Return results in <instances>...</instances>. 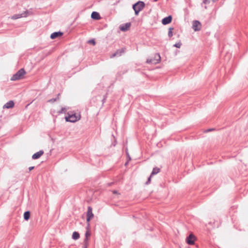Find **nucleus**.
I'll use <instances>...</instances> for the list:
<instances>
[{
  "label": "nucleus",
  "instance_id": "obj_1",
  "mask_svg": "<svg viewBox=\"0 0 248 248\" xmlns=\"http://www.w3.org/2000/svg\"><path fill=\"white\" fill-rule=\"evenodd\" d=\"M145 4L142 1H138L132 5V8L135 11L136 16H138L140 11H142L145 7Z\"/></svg>",
  "mask_w": 248,
  "mask_h": 248
},
{
  "label": "nucleus",
  "instance_id": "obj_2",
  "mask_svg": "<svg viewBox=\"0 0 248 248\" xmlns=\"http://www.w3.org/2000/svg\"><path fill=\"white\" fill-rule=\"evenodd\" d=\"M25 74L26 71H25L24 69L21 68L19 69L16 74L13 75L11 78V80L15 81L22 79Z\"/></svg>",
  "mask_w": 248,
  "mask_h": 248
},
{
  "label": "nucleus",
  "instance_id": "obj_3",
  "mask_svg": "<svg viewBox=\"0 0 248 248\" xmlns=\"http://www.w3.org/2000/svg\"><path fill=\"white\" fill-rule=\"evenodd\" d=\"M81 118L80 114L79 113H74L72 114H68V116L65 117V120L66 122H70L75 123L80 120Z\"/></svg>",
  "mask_w": 248,
  "mask_h": 248
},
{
  "label": "nucleus",
  "instance_id": "obj_4",
  "mask_svg": "<svg viewBox=\"0 0 248 248\" xmlns=\"http://www.w3.org/2000/svg\"><path fill=\"white\" fill-rule=\"evenodd\" d=\"M86 221L87 222V229H89L90 227V221L93 217L94 215L93 213V208L91 206H88L87 215H86Z\"/></svg>",
  "mask_w": 248,
  "mask_h": 248
},
{
  "label": "nucleus",
  "instance_id": "obj_5",
  "mask_svg": "<svg viewBox=\"0 0 248 248\" xmlns=\"http://www.w3.org/2000/svg\"><path fill=\"white\" fill-rule=\"evenodd\" d=\"M161 57L159 53H155L154 58L153 59H148L146 61L147 63L156 64L160 62Z\"/></svg>",
  "mask_w": 248,
  "mask_h": 248
},
{
  "label": "nucleus",
  "instance_id": "obj_6",
  "mask_svg": "<svg viewBox=\"0 0 248 248\" xmlns=\"http://www.w3.org/2000/svg\"><path fill=\"white\" fill-rule=\"evenodd\" d=\"M196 240V238L195 235L191 233L186 238V243L190 245L194 244L195 241Z\"/></svg>",
  "mask_w": 248,
  "mask_h": 248
},
{
  "label": "nucleus",
  "instance_id": "obj_7",
  "mask_svg": "<svg viewBox=\"0 0 248 248\" xmlns=\"http://www.w3.org/2000/svg\"><path fill=\"white\" fill-rule=\"evenodd\" d=\"M192 28L195 31H199L201 30L202 24L198 20H194L192 24Z\"/></svg>",
  "mask_w": 248,
  "mask_h": 248
},
{
  "label": "nucleus",
  "instance_id": "obj_8",
  "mask_svg": "<svg viewBox=\"0 0 248 248\" xmlns=\"http://www.w3.org/2000/svg\"><path fill=\"white\" fill-rule=\"evenodd\" d=\"M126 48L125 47H122L121 49L117 50L111 56V58L114 57H120L125 52Z\"/></svg>",
  "mask_w": 248,
  "mask_h": 248
},
{
  "label": "nucleus",
  "instance_id": "obj_9",
  "mask_svg": "<svg viewBox=\"0 0 248 248\" xmlns=\"http://www.w3.org/2000/svg\"><path fill=\"white\" fill-rule=\"evenodd\" d=\"M28 13H29L28 11L27 10L21 14H16V15H13L12 16V19L15 20V19L20 18L21 17H27L28 16Z\"/></svg>",
  "mask_w": 248,
  "mask_h": 248
},
{
  "label": "nucleus",
  "instance_id": "obj_10",
  "mask_svg": "<svg viewBox=\"0 0 248 248\" xmlns=\"http://www.w3.org/2000/svg\"><path fill=\"white\" fill-rule=\"evenodd\" d=\"M172 20V16L171 15H169L168 16H166L162 19V24L164 25L169 24L171 22Z\"/></svg>",
  "mask_w": 248,
  "mask_h": 248
},
{
  "label": "nucleus",
  "instance_id": "obj_11",
  "mask_svg": "<svg viewBox=\"0 0 248 248\" xmlns=\"http://www.w3.org/2000/svg\"><path fill=\"white\" fill-rule=\"evenodd\" d=\"M131 23L128 22L125 24H122L120 26V29L123 31H127L131 26Z\"/></svg>",
  "mask_w": 248,
  "mask_h": 248
},
{
  "label": "nucleus",
  "instance_id": "obj_12",
  "mask_svg": "<svg viewBox=\"0 0 248 248\" xmlns=\"http://www.w3.org/2000/svg\"><path fill=\"white\" fill-rule=\"evenodd\" d=\"M63 32H61L60 31L53 32L50 35V38L51 39H56L57 38L62 36L63 35Z\"/></svg>",
  "mask_w": 248,
  "mask_h": 248
},
{
  "label": "nucleus",
  "instance_id": "obj_13",
  "mask_svg": "<svg viewBox=\"0 0 248 248\" xmlns=\"http://www.w3.org/2000/svg\"><path fill=\"white\" fill-rule=\"evenodd\" d=\"M44 153L43 150H40L32 155V159L35 160L39 158Z\"/></svg>",
  "mask_w": 248,
  "mask_h": 248
},
{
  "label": "nucleus",
  "instance_id": "obj_14",
  "mask_svg": "<svg viewBox=\"0 0 248 248\" xmlns=\"http://www.w3.org/2000/svg\"><path fill=\"white\" fill-rule=\"evenodd\" d=\"M14 102L10 100L7 102L3 107V108H12L14 107Z\"/></svg>",
  "mask_w": 248,
  "mask_h": 248
},
{
  "label": "nucleus",
  "instance_id": "obj_15",
  "mask_svg": "<svg viewBox=\"0 0 248 248\" xmlns=\"http://www.w3.org/2000/svg\"><path fill=\"white\" fill-rule=\"evenodd\" d=\"M91 18L94 20H99L101 19V16L98 12L94 11L91 14Z\"/></svg>",
  "mask_w": 248,
  "mask_h": 248
},
{
  "label": "nucleus",
  "instance_id": "obj_16",
  "mask_svg": "<svg viewBox=\"0 0 248 248\" xmlns=\"http://www.w3.org/2000/svg\"><path fill=\"white\" fill-rule=\"evenodd\" d=\"M31 216V213L29 211H27L24 213V220L27 221L30 219Z\"/></svg>",
  "mask_w": 248,
  "mask_h": 248
},
{
  "label": "nucleus",
  "instance_id": "obj_17",
  "mask_svg": "<svg viewBox=\"0 0 248 248\" xmlns=\"http://www.w3.org/2000/svg\"><path fill=\"white\" fill-rule=\"evenodd\" d=\"M79 233L78 232H74L72 234V237L74 240H77L79 238Z\"/></svg>",
  "mask_w": 248,
  "mask_h": 248
},
{
  "label": "nucleus",
  "instance_id": "obj_18",
  "mask_svg": "<svg viewBox=\"0 0 248 248\" xmlns=\"http://www.w3.org/2000/svg\"><path fill=\"white\" fill-rule=\"evenodd\" d=\"M160 170L158 168H157V167L154 168V169L152 170V172H151V176L156 174L157 173L159 172Z\"/></svg>",
  "mask_w": 248,
  "mask_h": 248
},
{
  "label": "nucleus",
  "instance_id": "obj_19",
  "mask_svg": "<svg viewBox=\"0 0 248 248\" xmlns=\"http://www.w3.org/2000/svg\"><path fill=\"white\" fill-rule=\"evenodd\" d=\"M91 235V233L89 230L87 231L85 233V238L84 239V242L88 241V236Z\"/></svg>",
  "mask_w": 248,
  "mask_h": 248
},
{
  "label": "nucleus",
  "instance_id": "obj_20",
  "mask_svg": "<svg viewBox=\"0 0 248 248\" xmlns=\"http://www.w3.org/2000/svg\"><path fill=\"white\" fill-rule=\"evenodd\" d=\"M174 28L172 27H170L169 29V31H168V36L170 38L173 35L172 31L173 30Z\"/></svg>",
  "mask_w": 248,
  "mask_h": 248
},
{
  "label": "nucleus",
  "instance_id": "obj_21",
  "mask_svg": "<svg viewBox=\"0 0 248 248\" xmlns=\"http://www.w3.org/2000/svg\"><path fill=\"white\" fill-rule=\"evenodd\" d=\"M59 100V97H56L54 98H52L50 99H49L47 101V102L50 103H53L54 102Z\"/></svg>",
  "mask_w": 248,
  "mask_h": 248
},
{
  "label": "nucleus",
  "instance_id": "obj_22",
  "mask_svg": "<svg viewBox=\"0 0 248 248\" xmlns=\"http://www.w3.org/2000/svg\"><path fill=\"white\" fill-rule=\"evenodd\" d=\"M107 97H108V93H106L105 95H103V98L102 100V106H103L104 104L106 102Z\"/></svg>",
  "mask_w": 248,
  "mask_h": 248
},
{
  "label": "nucleus",
  "instance_id": "obj_23",
  "mask_svg": "<svg viewBox=\"0 0 248 248\" xmlns=\"http://www.w3.org/2000/svg\"><path fill=\"white\" fill-rule=\"evenodd\" d=\"M152 177V176H151V174L150 175V176L148 177L147 181L146 182L145 185H148L150 184Z\"/></svg>",
  "mask_w": 248,
  "mask_h": 248
},
{
  "label": "nucleus",
  "instance_id": "obj_24",
  "mask_svg": "<svg viewBox=\"0 0 248 248\" xmlns=\"http://www.w3.org/2000/svg\"><path fill=\"white\" fill-rule=\"evenodd\" d=\"M182 45V44L181 43H176L174 45H173V46L177 47V48H180Z\"/></svg>",
  "mask_w": 248,
  "mask_h": 248
},
{
  "label": "nucleus",
  "instance_id": "obj_25",
  "mask_svg": "<svg viewBox=\"0 0 248 248\" xmlns=\"http://www.w3.org/2000/svg\"><path fill=\"white\" fill-rule=\"evenodd\" d=\"M88 245H89L88 241H87V242L84 241V244H83L82 248H87L88 247Z\"/></svg>",
  "mask_w": 248,
  "mask_h": 248
},
{
  "label": "nucleus",
  "instance_id": "obj_26",
  "mask_svg": "<svg viewBox=\"0 0 248 248\" xmlns=\"http://www.w3.org/2000/svg\"><path fill=\"white\" fill-rule=\"evenodd\" d=\"M88 43H90V44H92L93 45H95V44H96V42H95V40L94 39L90 40L88 41Z\"/></svg>",
  "mask_w": 248,
  "mask_h": 248
},
{
  "label": "nucleus",
  "instance_id": "obj_27",
  "mask_svg": "<svg viewBox=\"0 0 248 248\" xmlns=\"http://www.w3.org/2000/svg\"><path fill=\"white\" fill-rule=\"evenodd\" d=\"M210 3V1L208 0H203L202 3L204 4H209Z\"/></svg>",
  "mask_w": 248,
  "mask_h": 248
},
{
  "label": "nucleus",
  "instance_id": "obj_28",
  "mask_svg": "<svg viewBox=\"0 0 248 248\" xmlns=\"http://www.w3.org/2000/svg\"><path fill=\"white\" fill-rule=\"evenodd\" d=\"M65 108H61V109L58 112L59 113H62L64 112V111L65 110Z\"/></svg>",
  "mask_w": 248,
  "mask_h": 248
},
{
  "label": "nucleus",
  "instance_id": "obj_29",
  "mask_svg": "<svg viewBox=\"0 0 248 248\" xmlns=\"http://www.w3.org/2000/svg\"><path fill=\"white\" fill-rule=\"evenodd\" d=\"M214 129L213 128H210V129H208L207 130H205V132H210V131H213L214 130Z\"/></svg>",
  "mask_w": 248,
  "mask_h": 248
},
{
  "label": "nucleus",
  "instance_id": "obj_30",
  "mask_svg": "<svg viewBox=\"0 0 248 248\" xmlns=\"http://www.w3.org/2000/svg\"><path fill=\"white\" fill-rule=\"evenodd\" d=\"M34 166H31V167H30L29 168V171H31V170H32L33 169H34Z\"/></svg>",
  "mask_w": 248,
  "mask_h": 248
},
{
  "label": "nucleus",
  "instance_id": "obj_31",
  "mask_svg": "<svg viewBox=\"0 0 248 248\" xmlns=\"http://www.w3.org/2000/svg\"><path fill=\"white\" fill-rule=\"evenodd\" d=\"M61 95V94L60 93H59L58 94H57V96L56 97H59V99H60V96Z\"/></svg>",
  "mask_w": 248,
  "mask_h": 248
},
{
  "label": "nucleus",
  "instance_id": "obj_32",
  "mask_svg": "<svg viewBox=\"0 0 248 248\" xmlns=\"http://www.w3.org/2000/svg\"><path fill=\"white\" fill-rule=\"evenodd\" d=\"M117 192H117V191H116V190H113V193H114V194H116V193H117Z\"/></svg>",
  "mask_w": 248,
  "mask_h": 248
},
{
  "label": "nucleus",
  "instance_id": "obj_33",
  "mask_svg": "<svg viewBox=\"0 0 248 248\" xmlns=\"http://www.w3.org/2000/svg\"><path fill=\"white\" fill-rule=\"evenodd\" d=\"M127 155H128V157L129 160H131V158H130V156H129V155L128 153H127Z\"/></svg>",
  "mask_w": 248,
  "mask_h": 248
},
{
  "label": "nucleus",
  "instance_id": "obj_34",
  "mask_svg": "<svg viewBox=\"0 0 248 248\" xmlns=\"http://www.w3.org/2000/svg\"><path fill=\"white\" fill-rule=\"evenodd\" d=\"M158 0H154V1L156 2V1H158Z\"/></svg>",
  "mask_w": 248,
  "mask_h": 248
}]
</instances>
